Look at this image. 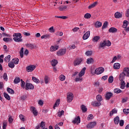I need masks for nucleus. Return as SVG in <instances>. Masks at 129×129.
<instances>
[{
  "label": "nucleus",
  "instance_id": "f257e3e1",
  "mask_svg": "<svg viewBox=\"0 0 129 129\" xmlns=\"http://www.w3.org/2000/svg\"><path fill=\"white\" fill-rule=\"evenodd\" d=\"M129 77V68L125 67L123 70V72L121 73L119 76L120 81H124V78Z\"/></svg>",
  "mask_w": 129,
  "mask_h": 129
},
{
  "label": "nucleus",
  "instance_id": "f03ea898",
  "mask_svg": "<svg viewBox=\"0 0 129 129\" xmlns=\"http://www.w3.org/2000/svg\"><path fill=\"white\" fill-rule=\"evenodd\" d=\"M13 40L15 41V42H23V39H22V34L20 33H14L13 34Z\"/></svg>",
  "mask_w": 129,
  "mask_h": 129
},
{
  "label": "nucleus",
  "instance_id": "7ed1b4c3",
  "mask_svg": "<svg viewBox=\"0 0 129 129\" xmlns=\"http://www.w3.org/2000/svg\"><path fill=\"white\" fill-rule=\"evenodd\" d=\"M86 70V68H84L82 69L81 71L79 74V77H77L75 79L76 82H78V81H82V76L85 74V71Z\"/></svg>",
  "mask_w": 129,
  "mask_h": 129
},
{
  "label": "nucleus",
  "instance_id": "20e7f679",
  "mask_svg": "<svg viewBox=\"0 0 129 129\" xmlns=\"http://www.w3.org/2000/svg\"><path fill=\"white\" fill-rule=\"evenodd\" d=\"M74 97V96L73 95V93H68L67 94V100L68 102H71V101L73 100Z\"/></svg>",
  "mask_w": 129,
  "mask_h": 129
},
{
  "label": "nucleus",
  "instance_id": "39448f33",
  "mask_svg": "<svg viewBox=\"0 0 129 129\" xmlns=\"http://www.w3.org/2000/svg\"><path fill=\"white\" fill-rule=\"evenodd\" d=\"M36 69V66L35 65H30L28 66L26 68V71L27 72H33Z\"/></svg>",
  "mask_w": 129,
  "mask_h": 129
},
{
  "label": "nucleus",
  "instance_id": "423d86ee",
  "mask_svg": "<svg viewBox=\"0 0 129 129\" xmlns=\"http://www.w3.org/2000/svg\"><path fill=\"white\" fill-rule=\"evenodd\" d=\"M103 72H104V68H98L95 71V73L97 75H99V74H101Z\"/></svg>",
  "mask_w": 129,
  "mask_h": 129
},
{
  "label": "nucleus",
  "instance_id": "0eeeda50",
  "mask_svg": "<svg viewBox=\"0 0 129 129\" xmlns=\"http://www.w3.org/2000/svg\"><path fill=\"white\" fill-rule=\"evenodd\" d=\"M46 125V123L44 121H41L39 125H37L34 129H39L40 127L41 128L44 129L45 128V126Z\"/></svg>",
  "mask_w": 129,
  "mask_h": 129
},
{
  "label": "nucleus",
  "instance_id": "6e6552de",
  "mask_svg": "<svg viewBox=\"0 0 129 129\" xmlns=\"http://www.w3.org/2000/svg\"><path fill=\"white\" fill-rule=\"evenodd\" d=\"M66 53V49H59L57 52V56H63Z\"/></svg>",
  "mask_w": 129,
  "mask_h": 129
},
{
  "label": "nucleus",
  "instance_id": "1a4fd4ad",
  "mask_svg": "<svg viewBox=\"0 0 129 129\" xmlns=\"http://www.w3.org/2000/svg\"><path fill=\"white\" fill-rule=\"evenodd\" d=\"M82 61H83V59L82 58H77L74 61V66H78V65H79Z\"/></svg>",
  "mask_w": 129,
  "mask_h": 129
},
{
  "label": "nucleus",
  "instance_id": "9d476101",
  "mask_svg": "<svg viewBox=\"0 0 129 129\" xmlns=\"http://www.w3.org/2000/svg\"><path fill=\"white\" fill-rule=\"evenodd\" d=\"M25 89L26 90H29V89L33 90L34 89V86L31 83H26Z\"/></svg>",
  "mask_w": 129,
  "mask_h": 129
},
{
  "label": "nucleus",
  "instance_id": "9b49d317",
  "mask_svg": "<svg viewBox=\"0 0 129 129\" xmlns=\"http://www.w3.org/2000/svg\"><path fill=\"white\" fill-rule=\"evenodd\" d=\"M91 104L94 107H98L101 105V103L100 102H97L96 101H94L92 102Z\"/></svg>",
  "mask_w": 129,
  "mask_h": 129
},
{
  "label": "nucleus",
  "instance_id": "f8f14e48",
  "mask_svg": "<svg viewBox=\"0 0 129 129\" xmlns=\"http://www.w3.org/2000/svg\"><path fill=\"white\" fill-rule=\"evenodd\" d=\"M96 125V122L93 121V122H90L88 124L87 127H88V128H93V127H94V126H95Z\"/></svg>",
  "mask_w": 129,
  "mask_h": 129
},
{
  "label": "nucleus",
  "instance_id": "ddd939ff",
  "mask_svg": "<svg viewBox=\"0 0 129 129\" xmlns=\"http://www.w3.org/2000/svg\"><path fill=\"white\" fill-rule=\"evenodd\" d=\"M73 123H77V124H78V123H80V117L79 116H77V117L75 118L73 121Z\"/></svg>",
  "mask_w": 129,
  "mask_h": 129
},
{
  "label": "nucleus",
  "instance_id": "4468645a",
  "mask_svg": "<svg viewBox=\"0 0 129 129\" xmlns=\"http://www.w3.org/2000/svg\"><path fill=\"white\" fill-rule=\"evenodd\" d=\"M59 49V46L55 45V46H51L50 50V52H55V51H57Z\"/></svg>",
  "mask_w": 129,
  "mask_h": 129
},
{
  "label": "nucleus",
  "instance_id": "2eb2a0df",
  "mask_svg": "<svg viewBox=\"0 0 129 129\" xmlns=\"http://www.w3.org/2000/svg\"><path fill=\"white\" fill-rule=\"evenodd\" d=\"M30 109L35 116H37V115H38V111L36 110L35 107H31L30 108Z\"/></svg>",
  "mask_w": 129,
  "mask_h": 129
},
{
  "label": "nucleus",
  "instance_id": "dca6fc26",
  "mask_svg": "<svg viewBox=\"0 0 129 129\" xmlns=\"http://www.w3.org/2000/svg\"><path fill=\"white\" fill-rule=\"evenodd\" d=\"M113 95V94L111 92H108L105 96V98L106 100H109L111 97Z\"/></svg>",
  "mask_w": 129,
  "mask_h": 129
},
{
  "label": "nucleus",
  "instance_id": "f3484780",
  "mask_svg": "<svg viewBox=\"0 0 129 129\" xmlns=\"http://www.w3.org/2000/svg\"><path fill=\"white\" fill-rule=\"evenodd\" d=\"M90 36V31H87L83 36V40H87L88 38H89Z\"/></svg>",
  "mask_w": 129,
  "mask_h": 129
},
{
  "label": "nucleus",
  "instance_id": "a211bd4d",
  "mask_svg": "<svg viewBox=\"0 0 129 129\" xmlns=\"http://www.w3.org/2000/svg\"><path fill=\"white\" fill-rule=\"evenodd\" d=\"M26 46L27 48H29L31 50H32V49H35V45L31 43L26 44Z\"/></svg>",
  "mask_w": 129,
  "mask_h": 129
},
{
  "label": "nucleus",
  "instance_id": "6ab92c4d",
  "mask_svg": "<svg viewBox=\"0 0 129 129\" xmlns=\"http://www.w3.org/2000/svg\"><path fill=\"white\" fill-rule=\"evenodd\" d=\"M58 10L60 11V12H64L67 10V6H60L58 7Z\"/></svg>",
  "mask_w": 129,
  "mask_h": 129
},
{
  "label": "nucleus",
  "instance_id": "aec40b11",
  "mask_svg": "<svg viewBox=\"0 0 129 129\" xmlns=\"http://www.w3.org/2000/svg\"><path fill=\"white\" fill-rule=\"evenodd\" d=\"M114 17L116 18V19H120V18L122 17V14H121L120 13L116 12L114 14Z\"/></svg>",
  "mask_w": 129,
  "mask_h": 129
},
{
  "label": "nucleus",
  "instance_id": "412c9836",
  "mask_svg": "<svg viewBox=\"0 0 129 129\" xmlns=\"http://www.w3.org/2000/svg\"><path fill=\"white\" fill-rule=\"evenodd\" d=\"M100 39V37L99 36H96L93 37V38L92 39V41L93 42H94V43H96L98 42V40Z\"/></svg>",
  "mask_w": 129,
  "mask_h": 129
},
{
  "label": "nucleus",
  "instance_id": "4be33fe9",
  "mask_svg": "<svg viewBox=\"0 0 129 129\" xmlns=\"http://www.w3.org/2000/svg\"><path fill=\"white\" fill-rule=\"evenodd\" d=\"M116 32H117V29L114 27H111L109 29V33H116Z\"/></svg>",
  "mask_w": 129,
  "mask_h": 129
},
{
  "label": "nucleus",
  "instance_id": "5701e85b",
  "mask_svg": "<svg viewBox=\"0 0 129 129\" xmlns=\"http://www.w3.org/2000/svg\"><path fill=\"white\" fill-rule=\"evenodd\" d=\"M94 62V59L92 57L89 58L87 59V64H92Z\"/></svg>",
  "mask_w": 129,
  "mask_h": 129
},
{
  "label": "nucleus",
  "instance_id": "b1692460",
  "mask_svg": "<svg viewBox=\"0 0 129 129\" xmlns=\"http://www.w3.org/2000/svg\"><path fill=\"white\" fill-rule=\"evenodd\" d=\"M97 5V2H94L93 4L89 6L88 9L89 10H91V9H93V8H95Z\"/></svg>",
  "mask_w": 129,
  "mask_h": 129
},
{
  "label": "nucleus",
  "instance_id": "393cba45",
  "mask_svg": "<svg viewBox=\"0 0 129 129\" xmlns=\"http://www.w3.org/2000/svg\"><path fill=\"white\" fill-rule=\"evenodd\" d=\"M114 122L115 124H118L119 123V117L118 116H116L114 118Z\"/></svg>",
  "mask_w": 129,
  "mask_h": 129
},
{
  "label": "nucleus",
  "instance_id": "a878e982",
  "mask_svg": "<svg viewBox=\"0 0 129 129\" xmlns=\"http://www.w3.org/2000/svg\"><path fill=\"white\" fill-rule=\"evenodd\" d=\"M101 26H102V23H101V22L99 21H97L95 23V28H100Z\"/></svg>",
  "mask_w": 129,
  "mask_h": 129
},
{
  "label": "nucleus",
  "instance_id": "bb28decb",
  "mask_svg": "<svg viewBox=\"0 0 129 129\" xmlns=\"http://www.w3.org/2000/svg\"><path fill=\"white\" fill-rule=\"evenodd\" d=\"M32 81H33V82H35L37 84H39V83H40V80H39L35 77H32Z\"/></svg>",
  "mask_w": 129,
  "mask_h": 129
},
{
  "label": "nucleus",
  "instance_id": "cd10ccee",
  "mask_svg": "<svg viewBox=\"0 0 129 129\" xmlns=\"http://www.w3.org/2000/svg\"><path fill=\"white\" fill-rule=\"evenodd\" d=\"M51 66L55 67L56 65H57V64H58V61H57L56 59H52L51 60Z\"/></svg>",
  "mask_w": 129,
  "mask_h": 129
},
{
  "label": "nucleus",
  "instance_id": "c85d7f7f",
  "mask_svg": "<svg viewBox=\"0 0 129 129\" xmlns=\"http://www.w3.org/2000/svg\"><path fill=\"white\" fill-rule=\"evenodd\" d=\"M81 109L83 112H86V111H87V108H86V106L84 105H82L81 106Z\"/></svg>",
  "mask_w": 129,
  "mask_h": 129
},
{
  "label": "nucleus",
  "instance_id": "c756f323",
  "mask_svg": "<svg viewBox=\"0 0 129 129\" xmlns=\"http://www.w3.org/2000/svg\"><path fill=\"white\" fill-rule=\"evenodd\" d=\"M4 61L7 63H9V62L11 61V55H8L7 56H6L4 59Z\"/></svg>",
  "mask_w": 129,
  "mask_h": 129
},
{
  "label": "nucleus",
  "instance_id": "7c9ffc66",
  "mask_svg": "<svg viewBox=\"0 0 129 129\" xmlns=\"http://www.w3.org/2000/svg\"><path fill=\"white\" fill-rule=\"evenodd\" d=\"M120 88L121 89H124V87H125V83L124 81H120Z\"/></svg>",
  "mask_w": 129,
  "mask_h": 129
},
{
  "label": "nucleus",
  "instance_id": "2f4dec72",
  "mask_svg": "<svg viewBox=\"0 0 129 129\" xmlns=\"http://www.w3.org/2000/svg\"><path fill=\"white\" fill-rule=\"evenodd\" d=\"M114 69H119L120 68V64L118 63H115L113 65Z\"/></svg>",
  "mask_w": 129,
  "mask_h": 129
},
{
  "label": "nucleus",
  "instance_id": "473e14b6",
  "mask_svg": "<svg viewBox=\"0 0 129 129\" xmlns=\"http://www.w3.org/2000/svg\"><path fill=\"white\" fill-rule=\"evenodd\" d=\"M59 104H60V99H58L56 100V102L55 103L54 106H53V109H55V107H57V106H59Z\"/></svg>",
  "mask_w": 129,
  "mask_h": 129
},
{
  "label": "nucleus",
  "instance_id": "72a5a7b5",
  "mask_svg": "<svg viewBox=\"0 0 129 129\" xmlns=\"http://www.w3.org/2000/svg\"><path fill=\"white\" fill-rule=\"evenodd\" d=\"M96 99L97 101H99V102H100V101H102V97L100 95H98L96 96Z\"/></svg>",
  "mask_w": 129,
  "mask_h": 129
},
{
  "label": "nucleus",
  "instance_id": "f704fd0d",
  "mask_svg": "<svg viewBox=\"0 0 129 129\" xmlns=\"http://www.w3.org/2000/svg\"><path fill=\"white\" fill-rule=\"evenodd\" d=\"M3 41L5 42L6 43H8V42H12L13 41V39L9 38H4Z\"/></svg>",
  "mask_w": 129,
  "mask_h": 129
},
{
  "label": "nucleus",
  "instance_id": "c9c22d12",
  "mask_svg": "<svg viewBox=\"0 0 129 129\" xmlns=\"http://www.w3.org/2000/svg\"><path fill=\"white\" fill-rule=\"evenodd\" d=\"M20 56L21 58L24 57V47H22L20 51Z\"/></svg>",
  "mask_w": 129,
  "mask_h": 129
},
{
  "label": "nucleus",
  "instance_id": "e433bc0d",
  "mask_svg": "<svg viewBox=\"0 0 129 129\" xmlns=\"http://www.w3.org/2000/svg\"><path fill=\"white\" fill-rule=\"evenodd\" d=\"M49 77L48 76H45L44 77V82L45 84H48V83H49Z\"/></svg>",
  "mask_w": 129,
  "mask_h": 129
},
{
  "label": "nucleus",
  "instance_id": "4c0bfd02",
  "mask_svg": "<svg viewBox=\"0 0 129 129\" xmlns=\"http://www.w3.org/2000/svg\"><path fill=\"white\" fill-rule=\"evenodd\" d=\"M4 97L7 100H11V97H10V95L8 94L7 93H4Z\"/></svg>",
  "mask_w": 129,
  "mask_h": 129
},
{
  "label": "nucleus",
  "instance_id": "58836bf2",
  "mask_svg": "<svg viewBox=\"0 0 129 129\" xmlns=\"http://www.w3.org/2000/svg\"><path fill=\"white\" fill-rule=\"evenodd\" d=\"M104 42H105V46H107V47H109L110 46H111V42H110L109 40H107V41L104 40Z\"/></svg>",
  "mask_w": 129,
  "mask_h": 129
},
{
  "label": "nucleus",
  "instance_id": "ea45409f",
  "mask_svg": "<svg viewBox=\"0 0 129 129\" xmlns=\"http://www.w3.org/2000/svg\"><path fill=\"white\" fill-rule=\"evenodd\" d=\"M58 78L59 80H60V81H64L66 77H65V76H64V75H61Z\"/></svg>",
  "mask_w": 129,
  "mask_h": 129
},
{
  "label": "nucleus",
  "instance_id": "a19ab883",
  "mask_svg": "<svg viewBox=\"0 0 129 129\" xmlns=\"http://www.w3.org/2000/svg\"><path fill=\"white\" fill-rule=\"evenodd\" d=\"M7 90L8 92H9V93H10V94H14V93H15V91H14V90L10 88H8Z\"/></svg>",
  "mask_w": 129,
  "mask_h": 129
},
{
  "label": "nucleus",
  "instance_id": "79ce46f5",
  "mask_svg": "<svg viewBox=\"0 0 129 129\" xmlns=\"http://www.w3.org/2000/svg\"><path fill=\"white\" fill-rule=\"evenodd\" d=\"M20 81V78L16 77L14 81V83H15V84H18V83H19Z\"/></svg>",
  "mask_w": 129,
  "mask_h": 129
},
{
  "label": "nucleus",
  "instance_id": "37998d69",
  "mask_svg": "<svg viewBox=\"0 0 129 129\" xmlns=\"http://www.w3.org/2000/svg\"><path fill=\"white\" fill-rule=\"evenodd\" d=\"M127 25H128V22H127L126 20H124L123 21L122 27L125 28L126 27H127Z\"/></svg>",
  "mask_w": 129,
  "mask_h": 129
},
{
  "label": "nucleus",
  "instance_id": "c03bdc74",
  "mask_svg": "<svg viewBox=\"0 0 129 129\" xmlns=\"http://www.w3.org/2000/svg\"><path fill=\"white\" fill-rule=\"evenodd\" d=\"M105 42L104 41L103 42H101L100 43V45H99V48L100 49V48H103V47H105Z\"/></svg>",
  "mask_w": 129,
  "mask_h": 129
},
{
  "label": "nucleus",
  "instance_id": "a18cd8bd",
  "mask_svg": "<svg viewBox=\"0 0 129 129\" xmlns=\"http://www.w3.org/2000/svg\"><path fill=\"white\" fill-rule=\"evenodd\" d=\"M55 18H57V19H62V20H66V19H68V17H67L66 16H55Z\"/></svg>",
  "mask_w": 129,
  "mask_h": 129
},
{
  "label": "nucleus",
  "instance_id": "49530a36",
  "mask_svg": "<svg viewBox=\"0 0 129 129\" xmlns=\"http://www.w3.org/2000/svg\"><path fill=\"white\" fill-rule=\"evenodd\" d=\"M49 38H50V35L49 34H45V35H42L41 37V39H49Z\"/></svg>",
  "mask_w": 129,
  "mask_h": 129
},
{
  "label": "nucleus",
  "instance_id": "de8ad7c7",
  "mask_svg": "<svg viewBox=\"0 0 129 129\" xmlns=\"http://www.w3.org/2000/svg\"><path fill=\"white\" fill-rule=\"evenodd\" d=\"M114 93H117V94L121 93V92H122V91L119 89H114Z\"/></svg>",
  "mask_w": 129,
  "mask_h": 129
},
{
  "label": "nucleus",
  "instance_id": "09e8293b",
  "mask_svg": "<svg viewBox=\"0 0 129 129\" xmlns=\"http://www.w3.org/2000/svg\"><path fill=\"white\" fill-rule=\"evenodd\" d=\"M84 18L85 19H90L91 18V15L89 13H87L84 15Z\"/></svg>",
  "mask_w": 129,
  "mask_h": 129
},
{
  "label": "nucleus",
  "instance_id": "8fccbe9b",
  "mask_svg": "<svg viewBox=\"0 0 129 129\" xmlns=\"http://www.w3.org/2000/svg\"><path fill=\"white\" fill-rule=\"evenodd\" d=\"M108 82L109 83H112L113 82V77L112 76L109 77L108 79Z\"/></svg>",
  "mask_w": 129,
  "mask_h": 129
},
{
  "label": "nucleus",
  "instance_id": "3c124183",
  "mask_svg": "<svg viewBox=\"0 0 129 129\" xmlns=\"http://www.w3.org/2000/svg\"><path fill=\"white\" fill-rule=\"evenodd\" d=\"M8 66L10 67V68H14L15 64H14V62H10L9 63Z\"/></svg>",
  "mask_w": 129,
  "mask_h": 129
},
{
  "label": "nucleus",
  "instance_id": "603ef678",
  "mask_svg": "<svg viewBox=\"0 0 129 129\" xmlns=\"http://www.w3.org/2000/svg\"><path fill=\"white\" fill-rule=\"evenodd\" d=\"M21 86L22 88H24L25 85H26V83H25V81H23L22 79L21 80Z\"/></svg>",
  "mask_w": 129,
  "mask_h": 129
},
{
  "label": "nucleus",
  "instance_id": "864d4df0",
  "mask_svg": "<svg viewBox=\"0 0 129 129\" xmlns=\"http://www.w3.org/2000/svg\"><path fill=\"white\" fill-rule=\"evenodd\" d=\"M63 114H64V110H61L60 112H58L57 116L60 117V116H62Z\"/></svg>",
  "mask_w": 129,
  "mask_h": 129
},
{
  "label": "nucleus",
  "instance_id": "5fc2aeb1",
  "mask_svg": "<svg viewBox=\"0 0 129 129\" xmlns=\"http://www.w3.org/2000/svg\"><path fill=\"white\" fill-rule=\"evenodd\" d=\"M3 129H6L7 126H8V123H7V122L6 121H4L3 122Z\"/></svg>",
  "mask_w": 129,
  "mask_h": 129
},
{
  "label": "nucleus",
  "instance_id": "6e6d98bb",
  "mask_svg": "<svg viewBox=\"0 0 129 129\" xmlns=\"http://www.w3.org/2000/svg\"><path fill=\"white\" fill-rule=\"evenodd\" d=\"M3 78L6 81H8V74L6 73L4 74Z\"/></svg>",
  "mask_w": 129,
  "mask_h": 129
},
{
  "label": "nucleus",
  "instance_id": "4d7b16f0",
  "mask_svg": "<svg viewBox=\"0 0 129 129\" xmlns=\"http://www.w3.org/2000/svg\"><path fill=\"white\" fill-rule=\"evenodd\" d=\"M19 117L21 120H22V121H25V117L24 116V115L20 114L19 115Z\"/></svg>",
  "mask_w": 129,
  "mask_h": 129
},
{
  "label": "nucleus",
  "instance_id": "13d9d810",
  "mask_svg": "<svg viewBox=\"0 0 129 129\" xmlns=\"http://www.w3.org/2000/svg\"><path fill=\"white\" fill-rule=\"evenodd\" d=\"M85 54L87 56H91V55H92V51H88L86 52Z\"/></svg>",
  "mask_w": 129,
  "mask_h": 129
},
{
  "label": "nucleus",
  "instance_id": "bf43d9fd",
  "mask_svg": "<svg viewBox=\"0 0 129 129\" xmlns=\"http://www.w3.org/2000/svg\"><path fill=\"white\" fill-rule=\"evenodd\" d=\"M91 119H93V115L92 114H90L87 118L88 120H91Z\"/></svg>",
  "mask_w": 129,
  "mask_h": 129
},
{
  "label": "nucleus",
  "instance_id": "052dcab7",
  "mask_svg": "<svg viewBox=\"0 0 129 129\" xmlns=\"http://www.w3.org/2000/svg\"><path fill=\"white\" fill-rule=\"evenodd\" d=\"M50 33H54L55 32V29H54V27L52 26L49 29Z\"/></svg>",
  "mask_w": 129,
  "mask_h": 129
},
{
  "label": "nucleus",
  "instance_id": "680f3d73",
  "mask_svg": "<svg viewBox=\"0 0 129 129\" xmlns=\"http://www.w3.org/2000/svg\"><path fill=\"white\" fill-rule=\"evenodd\" d=\"M108 24V23H107V22H104V23L103 24V25L102 27V29H105V28H106L107 27Z\"/></svg>",
  "mask_w": 129,
  "mask_h": 129
},
{
  "label": "nucleus",
  "instance_id": "e2e57ef3",
  "mask_svg": "<svg viewBox=\"0 0 129 129\" xmlns=\"http://www.w3.org/2000/svg\"><path fill=\"white\" fill-rule=\"evenodd\" d=\"M123 112L125 114H128L129 113V109H123Z\"/></svg>",
  "mask_w": 129,
  "mask_h": 129
},
{
  "label": "nucleus",
  "instance_id": "0e129e2a",
  "mask_svg": "<svg viewBox=\"0 0 129 129\" xmlns=\"http://www.w3.org/2000/svg\"><path fill=\"white\" fill-rule=\"evenodd\" d=\"M14 121V118H13V117L12 116H10L9 118V121L10 123H12L13 121Z\"/></svg>",
  "mask_w": 129,
  "mask_h": 129
},
{
  "label": "nucleus",
  "instance_id": "69168bd1",
  "mask_svg": "<svg viewBox=\"0 0 129 129\" xmlns=\"http://www.w3.org/2000/svg\"><path fill=\"white\" fill-rule=\"evenodd\" d=\"M55 35H56V36H63V32H57L55 33Z\"/></svg>",
  "mask_w": 129,
  "mask_h": 129
},
{
  "label": "nucleus",
  "instance_id": "338daca9",
  "mask_svg": "<svg viewBox=\"0 0 129 129\" xmlns=\"http://www.w3.org/2000/svg\"><path fill=\"white\" fill-rule=\"evenodd\" d=\"M26 98H27V96H26V95L22 96L20 97L21 100H23V101H24V100H25V99H26Z\"/></svg>",
  "mask_w": 129,
  "mask_h": 129
},
{
  "label": "nucleus",
  "instance_id": "774afa93",
  "mask_svg": "<svg viewBox=\"0 0 129 129\" xmlns=\"http://www.w3.org/2000/svg\"><path fill=\"white\" fill-rule=\"evenodd\" d=\"M125 16L127 18H129V9H127L126 11V13H125Z\"/></svg>",
  "mask_w": 129,
  "mask_h": 129
}]
</instances>
